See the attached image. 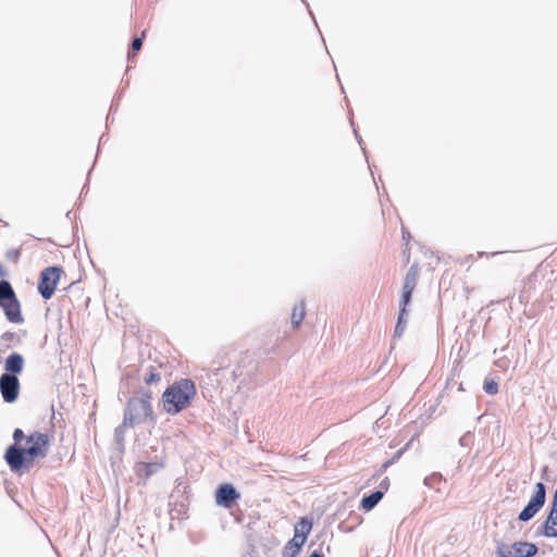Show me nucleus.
Wrapping results in <instances>:
<instances>
[{
    "label": "nucleus",
    "mask_w": 557,
    "mask_h": 557,
    "mask_svg": "<svg viewBox=\"0 0 557 557\" xmlns=\"http://www.w3.org/2000/svg\"><path fill=\"white\" fill-rule=\"evenodd\" d=\"M126 428H131L129 425H124V421L115 428L114 430V442L116 445V449L120 453L125 450V432Z\"/></svg>",
    "instance_id": "15"
},
{
    "label": "nucleus",
    "mask_w": 557,
    "mask_h": 557,
    "mask_svg": "<svg viewBox=\"0 0 557 557\" xmlns=\"http://www.w3.org/2000/svg\"><path fill=\"white\" fill-rule=\"evenodd\" d=\"M306 5H308V3L306 2V0H301Z\"/></svg>",
    "instance_id": "35"
},
{
    "label": "nucleus",
    "mask_w": 557,
    "mask_h": 557,
    "mask_svg": "<svg viewBox=\"0 0 557 557\" xmlns=\"http://www.w3.org/2000/svg\"><path fill=\"white\" fill-rule=\"evenodd\" d=\"M161 380L160 372L153 368L149 367V373L144 377V381L148 385H152Z\"/></svg>",
    "instance_id": "21"
},
{
    "label": "nucleus",
    "mask_w": 557,
    "mask_h": 557,
    "mask_svg": "<svg viewBox=\"0 0 557 557\" xmlns=\"http://www.w3.org/2000/svg\"><path fill=\"white\" fill-rule=\"evenodd\" d=\"M384 496V490L377 488L372 491L370 494L363 495L360 502V507L366 510L370 511L372 510L383 498Z\"/></svg>",
    "instance_id": "13"
},
{
    "label": "nucleus",
    "mask_w": 557,
    "mask_h": 557,
    "mask_svg": "<svg viewBox=\"0 0 557 557\" xmlns=\"http://www.w3.org/2000/svg\"><path fill=\"white\" fill-rule=\"evenodd\" d=\"M24 357L20 352L10 354L4 361V370L3 374H11L17 376L22 373L24 369Z\"/></svg>",
    "instance_id": "11"
},
{
    "label": "nucleus",
    "mask_w": 557,
    "mask_h": 557,
    "mask_svg": "<svg viewBox=\"0 0 557 557\" xmlns=\"http://www.w3.org/2000/svg\"><path fill=\"white\" fill-rule=\"evenodd\" d=\"M413 290H414V287L405 283L404 282V285H403V289L401 292H405V293H412L413 294Z\"/></svg>",
    "instance_id": "30"
},
{
    "label": "nucleus",
    "mask_w": 557,
    "mask_h": 557,
    "mask_svg": "<svg viewBox=\"0 0 557 557\" xmlns=\"http://www.w3.org/2000/svg\"><path fill=\"white\" fill-rule=\"evenodd\" d=\"M0 308L9 322L16 324L24 322L21 302L11 283L7 280H0Z\"/></svg>",
    "instance_id": "3"
},
{
    "label": "nucleus",
    "mask_w": 557,
    "mask_h": 557,
    "mask_svg": "<svg viewBox=\"0 0 557 557\" xmlns=\"http://www.w3.org/2000/svg\"><path fill=\"white\" fill-rule=\"evenodd\" d=\"M306 315L305 302L301 300L298 306H295L292 313V325L294 329L298 327Z\"/></svg>",
    "instance_id": "16"
},
{
    "label": "nucleus",
    "mask_w": 557,
    "mask_h": 557,
    "mask_svg": "<svg viewBox=\"0 0 557 557\" xmlns=\"http://www.w3.org/2000/svg\"><path fill=\"white\" fill-rule=\"evenodd\" d=\"M197 394L196 384L190 379H181L170 384L162 394V407L169 414H177L191 405Z\"/></svg>",
    "instance_id": "2"
},
{
    "label": "nucleus",
    "mask_w": 557,
    "mask_h": 557,
    "mask_svg": "<svg viewBox=\"0 0 557 557\" xmlns=\"http://www.w3.org/2000/svg\"><path fill=\"white\" fill-rule=\"evenodd\" d=\"M495 548L496 557H534L539 552V546L528 541H516L511 544L496 541Z\"/></svg>",
    "instance_id": "6"
},
{
    "label": "nucleus",
    "mask_w": 557,
    "mask_h": 557,
    "mask_svg": "<svg viewBox=\"0 0 557 557\" xmlns=\"http://www.w3.org/2000/svg\"><path fill=\"white\" fill-rule=\"evenodd\" d=\"M443 480V476L441 473H432L431 475H428L425 479H424V484L429 487H433V488H436L437 491H440V487L437 486Z\"/></svg>",
    "instance_id": "20"
},
{
    "label": "nucleus",
    "mask_w": 557,
    "mask_h": 557,
    "mask_svg": "<svg viewBox=\"0 0 557 557\" xmlns=\"http://www.w3.org/2000/svg\"><path fill=\"white\" fill-rule=\"evenodd\" d=\"M463 440H465V437H461V438L459 440V444H460L461 446H463V444H465V441H463Z\"/></svg>",
    "instance_id": "34"
},
{
    "label": "nucleus",
    "mask_w": 557,
    "mask_h": 557,
    "mask_svg": "<svg viewBox=\"0 0 557 557\" xmlns=\"http://www.w3.org/2000/svg\"><path fill=\"white\" fill-rule=\"evenodd\" d=\"M403 238H404V239H408V238H410V234H409V232H406L405 230H403Z\"/></svg>",
    "instance_id": "33"
},
{
    "label": "nucleus",
    "mask_w": 557,
    "mask_h": 557,
    "mask_svg": "<svg viewBox=\"0 0 557 557\" xmlns=\"http://www.w3.org/2000/svg\"><path fill=\"white\" fill-rule=\"evenodd\" d=\"M20 380L15 375L1 374L0 376V393L4 403H14L20 395Z\"/></svg>",
    "instance_id": "9"
},
{
    "label": "nucleus",
    "mask_w": 557,
    "mask_h": 557,
    "mask_svg": "<svg viewBox=\"0 0 557 557\" xmlns=\"http://www.w3.org/2000/svg\"><path fill=\"white\" fill-rule=\"evenodd\" d=\"M557 512H553L552 509H549L544 522L542 523L541 528L537 530V533L547 537H557Z\"/></svg>",
    "instance_id": "12"
},
{
    "label": "nucleus",
    "mask_w": 557,
    "mask_h": 557,
    "mask_svg": "<svg viewBox=\"0 0 557 557\" xmlns=\"http://www.w3.org/2000/svg\"><path fill=\"white\" fill-rule=\"evenodd\" d=\"M14 337H15V333H13V332H9V331H8V332H4V333L1 335L0 339H1V342H3V343H8V342L13 341V339H14Z\"/></svg>",
    "instance_id": "27"
},
{
    "label": "nucleus",
    "mask_w": 557,
    "mask_h": 557,
    "mask_svg": "<svg viewBox=\"0 0 557 557\" xmlns=\"http://www.w3.org/2000/svg\"><path fill=\"white\" fill-rule=\"evenodd\" d=\"M138 396L137 399H145L150 403V399L152 397V392L148 388L140 387L137 392Z\"/></svg>",
    "instance_id": "25"
},
{
    "label": "nucleus",
    "mask_w": 557,
    "mask_h": 557,
    "mask_svg": "<svg viewBox=\"0 0 557 557\" xmlns=\"http://www.w3.org/2000/svg\"><path fill=\"white\" fill-rule=\"evenodd\" d=\"M412 293L401 292L400 301H399V310L403 312H408L407 307L411 302Z\"/></svg>",
    "instance_id": "23"
},
{
    "label": "nucleus",
    "mask_w": 557,
    "mask_h": 557,
    "mask_svg": "<svg viewBox=\"0 0 557 557\" xmlns=\"http://www.w3.org/2000/svg\"><path fill=\"white\" fill-rule=\"evenodd\" d=\"M162 462H137L135 466L136 473L140 476H144L146 480L149 479L152 474L158 472L161 468H163Z\"/></svg>",
    "instance_id": "14"
},
{
    "label": "nucleus",
    "mask_w": 557,
    "mask_h": 557,
    "mask_svg": "<svg viewBox=\"0 0 557 557\" xmlns=\"http://www.w3.org/2000/svg\"><path fill=\"white\" fill-rule=\"evenodd\" d=\"M124 425L136 426L150 420L156 423V417L151 404L145 399H137V397H131L124 409Z\"/></svg>",
    "instance_id": "4"
},
{
    "label": "nucleus",
    "mask_w": 557,
    "mask_h": 557,
    "mask_svg": "<svg viewBox=\"0 0 557 557\" xmlns=\"http://www.w3.org/2000/svg\"><path fill=\"white\" fill-rule=\"evenodd\" d=\"M483 389L487 395H495L498 393V383L495 380H485Z\"/></svg>",
    "instance_id": "22"
},
{
    "label": "nucleus",
    "mask_w": 557,
    "mask_h": 557,
    "mask_svg": "<svg viewBox=\"0 0 557 557\" xmlns=\"http://www.w3.org/2000/svg\"><path fill=\"white\" fill-rule=\"evenodd\" d=\"M145 35H146V32H143L140 37H136L132 41L131 50L128 51V54H127L128 62H132L134 55L141 49Z\"/></svg>",
    "instance_id": "19"
},
{
    "label": "nucleus",
    "mask_w": 557,
    "mask_h": 557,
    "mask_svg": "<svg viewBox=\"0 0 557 557\" xmlns=\"http://www.w3.org/2000/svg\"><path fill=\"white\" fill-rule=\"evenodd\" d=\"M379 488H383V490H384V493L388 490V479H387V478H385V479L380 483Z\"/></svg>",
    "instance_id": "31"
},
{
    "label": "nucleus",
    "mask_w": 557,
    "mask_h": 557,
    "mask_svg": "<svg viewBox=\"0 0 557 557\" xmlns=\"http://www.w3.org/2000/svg\"><path fill=\"white\" fill-rule=\"evenodd\" d=\"M407 446H408V444H407L404 448H401V449L397 450V451L393 455V457H392L391 459H388V460L383 465V468H385V469H386L387 467H389L391 465H393L394 462H396V461L401 457V455L404 454V451H405V449H406V447H407Z\"/></svg>",
    "instance_id": "24"
},
{
    "label": "nucleus",
    "mask_w": 557,
    "mask_h": 557,
    "mask_svg": "<svg viewBox=\"0 0 557 557\" xmlns=\"http://www.w3.org/2000/svg\"><path fill=\"white\" fill-rule=\"evenodd\" d=\"M313 521L309 517H301L294 528V536L285 544L282 550V557H297L308 535L312 530Z\"/></svg>",
    "instance_id": "5"
},
{
    "label": "nucleus",
    "mask_w": 557,
    "mask_h": 557,
    "mask_svg": "<svg viewBox=\"0 0 557 557\" xmlns=\"http://www.w3.org/2000/svg\"><path fill=\"white\" fill-rule=\"evenodd\" d=\"M408 314V312H403L399 310V313H398V318H397V323H396V326H395V330H394V338H400L406 330V326H407V319H406V315Z\"/></svg>",
    "instance_id": "17"
},
{
    "label": "nucleus",
    "mask_w": 557,
    "mask_h": 557,
    "mask_svg": "<svg viewBox=\"0 0 557 557\" xmlns=\"http://www.w3.org/2000/svg\"><path fill=\"white\" fill-rule=\"evenodd\" d=\"M12 438L14 442L7 447L3 458L14 474L28 473L36 460L49 454L50 438L47 433L33 431L26 435L22 429L16 428Z\"/></svg>",
    "instance_id": "1"
},
{
    "label": "nucleus",
    "mask_w": 557,
    "mask_h": 557,
    "mask_svg": "<svg viewBox=\"0 0 557 557\" xmlns=\"http://www.w3.org/2000/svg\"><path fill=\"white\" fill-rule=\"evenodd\" d=\"M546 503V485L543 482H537L534 485L533 493L518 515V520L521 522H528L533 519L536 513L544 507Z\"/></svg>",
    "instance_id": "8"
},
{
    "label": "nucleus",
    "mask_w": 557,
    "mask_h": 557,
    "mask_svg": "<svg viewBox=\"0 0 557 557\" xmlns=\"http://www.w3.org/2000/svg\"><path fill=\"white\" fill-rule=\"evenodd\" d=\"M354 133H355V136H356V138H357V140H358V143H359V145H360L364 156H367V150L363 147V140H362L361 136L358 134V132L356 129H354Z\"/></svg>",
    "instance_id": "28"
},
{
    "label": "nucleus",
    "mask_w": 557,
    "mask_h": 557,
    "mask_svg": "<svg viewBox=\"0 0 557 557\" xmlns=\"http://www.w3.org/2000/svg\"><path fill=\"white\" fill-rule=\"evenodd\" d=\"M308 557H324L322 548L314 549Z\"/></svg>",
    "instance_id": "29"
},
{
    "label": "nucleus",
    "mask_w": 557,
    "mask_h": 557,
    "mask_svg": "<svg viewBox=\"0 0 557 557\" xmlns=\"http://www.w3.org/2000/svg\"><path fill=\"white\" fill-rule=\"evenodd\" d=\"M419 276V265L413 263L406 273L404 282L416 288Z\"/></svg>",
    "instance_id": "18"
},
{
    "label": "nucleus",
    "mask_w": 557,
    "mask_h": 557,
    "mask_svg": "<svg viewBox=\"0 0 557 557\" xmlns=\"http://www.w3.org/2000/svg\"><path fill=\"white\" fill-rule=\"evenodd\" d=\"M63 269L59 265H51L45 268L38 278L37 289L39 295L45 299L49 300L54 295L57 285L61 278Z\"/></svg>",
    "instance_id": "7"
},
{
    "label": "nucleus",
    "mask_w": 557,
    "mask_h": 557,
    "mask_svg": "<svg viewBox=\"0 0 557 557\" xmlns=\"http://www.w3.org/2000/svg\"><path fill=\"white\" fill-rule=\"evenodd\" d=\"M7 258L10 259L13 262H16L20 258V250L17 249H10L5 253Z\"/></svg>",
    "instance_id": "26"
},
{
    "label": "nucleus",
    "mask_w": 557,
    "mask_h": 557,
    "mask_svg": "<svg viewBox=\"0 0 557 557\" xmlns=\"http://www.w3.org/2000/svg\"><path fill=\"white\" fill-rule=\"evenodd\" d=\"M8 275L7 269L3 267V264L0 262V277H4Z\"/></svg>",
    "instance_id": "32"
},
{
    "label": "nucleus",
    "mask_w": 557,
    "mask_h": 557,
    "mask_svg": "<svg viewBox=\"0 0 557 557\" xmlns=\"http://www.w3.org/2000/svg\"><path fill=\"white\" fill-rule=\"evenodd\" d=\"M239 498L240 494L232 483H222L215 490V503L223 508H232Z\"/></svg>",
    "instance_id": "10"
}]
</instances>
